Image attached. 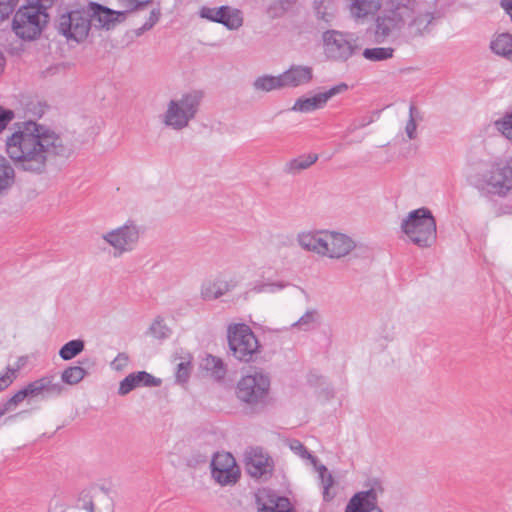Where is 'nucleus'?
I'll list each match as a JSON object with an SVG mask.
<instances>
[{
	"mask_svg": "<svg viewBox=\"0 0 512 512\" xmlns=\"http://www.w3.org/2000/svg\"><path fill=\"white\" fill-rule=\"evenodd\" d=\"M212 477L222 486L234 484L239 478V469L234 463L232 468H214L211 470Z\"/></svg>",
	"mask_w": 512,
	"mask_h": 512,
	"instance_id": "7c9ffc66",
	"label": "nucleus"
},
{
	"mask_svg": "<svg viewBox=\"0 0 512 512\" xmlns=\"http://www.w3.org/2000/svg\"><path fill=\"white\" fill-rule=\"evenodd\" d=\"M267 281H257L254 283L252 288L249 292L260 294V293H267Z\"/></svg>",
	"mask_w": 512,
	"mask_h": 512,
	"instance_id": "6e6d98bb",
	"label": "nucleus"
},
{
	"mask_svg": "<svg viewBox=\"0 0 512 512\" xmlns=\"http://www.w3.org/2000/svg\"><path fill=\"white\" fill-rule=\"evenodd\" d=\"M44 114V106L39 102H29L26 106L25 115L33 117H41Z\"/></svg>",
	"mask_w": 512,
	"mask_h": 512,
	"instance_id": "de8ad7c7",
	"label": "nucleus"
},
{
	"mask_svg": "<svg viewBox=\"0 0 512 512\" xmlns=\"http://www.w3.org/2000/svg\"><path fill=\"white\" fill-rule=\"evenodd\" d=\"M326 251L324 257L339 259L348 255L355 247V241L346 234L326 230Z\"/></svg>",
	"mask_w": 512,
	"mask_h": 512,
	"instance_id": "a211bd4d",
	"label": "nucleus"
},
{
	"mask_svg": "<svg viewBox=\"0 0 512 512\" xmlns=\"http://www.w3.org/2000/svg\"><path fill=\"white\" fill-rule=\"evenodd\" d=\"M16 378V369L7 367L4 373L0 374V391L8 388Z\"/></svg>",
	"mask_w": 512,
	"mask_h": 512,
	"instance_id": "c03bdc74",
	"label": "nucleus"
},
{
	"mask_svg": "<svg viewBox=\"0 0 512 512\" xmlns=\"http://www.w3.org/2000/svg\"><path fill=\"white\" fill-rule=\"evenodd\" d=\"M161 382V379L154 377L152 374L146 371L130 373L120 381L118 394L122 396L127 395L133 389L139 386L157 387L161 385Z\"/></svg>",
	"mask_w": 512,
	"mask_h": 512,
	"instance_id": "412c9836",
	"label": "nucleus"
},
{
	"mask_svg": "<svg viewBox=\"0 0 512 512\" xmlns=\"http://www.w3.org/2000/svg\"><path fill=\"white\" fill-rule=\"evenodd\" d=\"M495 126L507 139L512 141V113L496 121Z\"/></svg>",
	"mask_w": 512,
	"mask_h": 512,
	"instance_id": "a19ab883",
	"label": "nucleus"
},
{
	"mask_svg": "<svg viewBox=\"0 0 512 512\" xmlns=\"http://www.w3.org/2000/svg\"><path fill=\"white\" fill-rule=\"evenodd\" d=\"M314 8L317 18L326 23H330L335 17L336 6L334 0H315Z\"/></svg>",
	"mask_w": 512,
	"mask_h": 512,
	"instance_id": "473e14b6",
	"label": "nucleus"
},
{
	"mask_svg": "<svg viewBox=\"0 0 512 512\" xmlns=\"http://www.w3.org/2000/svg\"><path fill=\"white\" fill-rule=\"evenodd\" d=\"M401 231L420 248L432 246L437 239L436 220L425 207L409 212L402 220Z\"/></svg>",
	"mask_w": 512,
	"mask_h": 512,
	"instance_id": "20e7f679",
	"label": "nucleus"
},
{
	"mask_svg": "<svg viewBox=\"0 0 512 512\" xmlns=\"http://www.w3.org/2000/svg\"><path fill=\"white\" fill-rule=\"evenodd\" d=\"M270 389L268 375L261 371H254L243 376L237 383V398L248 404H258L265 401Z\"/></svg>",
	"mask_w": 512,
	"mask_h": 512,
	"instance_id": "1a4fd4ad",
	"label": "nucleus"
},
{
	"mask_svg": "<svg viewBox=\"0 0 512 512\" xmlns=\"http://www.w3.org/2000/svg\"><path fill=\"white\" fill-rule=\"evenodd\" d=\"M27 397H34L29 383L26 386H24L22 389L17 391L10 398L16 404V406H18Z\"/></svg>",
	"mask_w": 512,
	"mask_h": 512,
	"instance_id": "49530a36",
	"label": "nucleus"
},
{
	"mask_svg": "<svg viewBox=\"0 0 512 512\" xmlns=\"http://www.w3.org/2000/svg\"><path fill=\"white\" fill-rule=\"evenodd\" d=\"M5 66V58L3 54L0 52V74L3 72Z\"/></svg>",
	"mask_w": 512,
	"mask_h": 512,
	"instance_id": "e2e57ef3",
	"label": "nucleus"
},
{
	"mask_svg": "<svg viewBox=\"0 0 512 512\" xmlns=\"http://www.w3.org/2000/svg\"><path fill=\"white\" fill-rule=\"evenodd\" d=\"M289 286H292V284L288 281H284V280H279V281H267V293H271V294H274V293H278L282 290H284L285 288L289 287Z\"/></svg>",
	"mask_w": 512,
	"mask_h": 512,
	"instance_id": "09e8293b",
	"label": "nucleus"
},
{
	"mask_svg": "<svg viewBox=\"0 0 512 512\" xmlns=\"http://www.w3.org/2000/svg\"><path fill=\"white\" fill-rule=\"evenodd\" d=\"M86 12H89V17H91V26L106 29H110L116 23L118 17L122 15L121 12L111 10L96 3H91Z\"/></svg>",
	"mask_w": 512,
	"mask_h": 512,
	"instance_id": "5701e85b",
	"label": "nucleus"
},
{
	"mask_svg": "<svg viewBox=\"0 0 512 512\" xmlns=\"http://www.w3.org/2000/svg\"><path fill=\"white\" fill-rule=\"evenodd\" d=\"M394 49L391 47L366 48L363 51V57L366 60L377 62L384 61L393 57Z\"/></svg>",
	"mask_w": 512,
	"mask_h": 512,
	"instance_id": "72a5a7b5",
	"label": "nucleus"
},
{
	"mask_svg": "<svg viewBox=\"0 0 512 512\" xmlns=\"http://www.w3.org/2000/svg\"><path fill=\"white\" fill-rule=\"evenodd\" d=\"M149 334L155 339L163 340L170 336L171 330L165 322H152L149 327Z\"/></svg>",
	"mask_w": 512,
	"mask_h": 512,
	"instance_id": "ea45409f",
	"label": "nucleus"
},
{
	"mask_svg": "<svg viewBox=\"0 0 512 512\" xmlns=\"http://www.w3.org/2000/svg\"><path fill=\"white\" fill-rule=\"evenodd\" d=\"M141 234V227L134 221L128 220L123 225L102 233L101 239L111 248L113 257L120 258L137 248Z\"/></svg>",
	"mask_w": 512,
	"mask_h": 512,
	"instance_id": "6e6552de",
	"label": "nucleus"
},
{
	"mask_svg": "<svg viewBox=\"0 0 512 512\" xmlns=\"http://www.w3.org/2000/svg\"><path fill=\"white\" fill-rule=\"evenodd\" d=\"M247 473L253 478H267L272 475L274 463L261 448L250 449L245 457Z\"/></svg>",
	"mask_w": 512,
	"mask_h": 512,
	"instance_id": "dca6fc26",
	"label": "nucleus"
},
{
	"mask_svg": "<svg viewBox=\"0 0 512 512\" xmlns=\"http://www.w3.org/2000/svg\"><path fill=\"white\" fill-rule=\"evenodd\" d=\"M435 26V14L423 9L422 5L416 0L415 8L405 25L407 35L411 38L425 37L432 33Z\"/></svg>",
	"mask_w": 512,
	"mask_h": 512,
	"instance_id": "f8f14e48",
	"label": "nucleus"
},
{
	"mask_svg": "<svg viewBox=\"0 0 512 512\" xmlns=\"http://www.w3.org/2000/svg\"><path fill=\"white\" fill-rule=\"evenodd\" d=\"M294 2H296V0H280L281 7L283 9H288V7Z\"/></svg>",
	"mask_w": 512,
	"mask_h": 512,
	"instance_id": "680f3d73",
	"label": "nucleus"
},
{
	"mask_svg": "<svg viewBox=\"0 0 512 512\" xmlns=\"http://www.w3.org/2000/svg\"><path fill=\"white\" fill-rule=\"evenodd\" d=\"M418 119H421L420 113L414 105H411L409 108V120L407 121L405 127L406 134L410 140L416 138V121Z\"/></svg>",
	"mask_w": 512,
	"mask_h": 512,
	"instance_id": "4c0bfd02",
	"label": "nucleus"
},
{
	"mask_svg": "<svg viewBox=\"0 0 512 512\" xmlns=\"http://www.w3.org/2000/svg\"><path fill=\"white\" fill-rule=\"evenodd\" d=\"M473 185L499 197L512 195V159L493 162L473 177Z\"/></svg>",
	"mask_w": 512,
	"mask_h": 512,
	"instance_id": "39448f33",
	"label": "nucleus"
},
{
	"mask_svg": "<svg viewBox=\"0 0 512 512\" xmlns=\"http://www.w3.org/2000/svg\"><path fill=\"white\" fill-rule=\"evenodd\" d=\"M18 0H0V22L7 19L14 11Z\"/></svg>",
	"mask_w": 512,
	"mask_h": 512,
	"instance_id": "37998d69",
	"label": "nucleus"
},
{
	"mask_svg": "<svg viewBox=\"0 0 512 512\" xmlns=\"http://www.w3.org/2000/svg\"><path fill=\"white\" fill-rule=\"evenodd\" d=\"M235 459L234 457L227 452L216 453L211 461V470L214 468H232L234 465Z\"/></svg>",
	"mask_w": 512,
	"mask_h": 512,
	"instance_id": "e433bc0d",
	"label": "nucleus"
},
{
	"mask_svg": "<svg viewBox=\"0 0 512 512\" xmlns=\"http://www.w3.org/2000/svg\"><path fill=\"white\" fill-rule=\"evenodd\" d=\"M307 323H308V322H299V321H296V322H294V323L291 325V327H295V326H299V325H301V324H307Z\"/></svg>",
	"mask_w": 512,
	"mask_h": 512,
	"instance_id": "69168bd1",
	"label": "nucleus"
},
{
	"mask_svg": "<svg viewBox=\"0 0 512 512\" xmlns=\"http://www.w3.org/2000/svg\"><path fill=\"white\" fill-rule=\"evenodd\" d=\"M199 15L201 18L221 23L229 30H236L243 25L242 12L229 6H221L218 8L204 6L200 9Z\"/></svg>",
	"mask_w": 512,
	"mask_h": 512,
	"instance_id": "4468645a",
	"label": "nucleus"
},
{
	"mask_svg": "<svg viewBox=\"0 0 512 512\" xmlns=\"http://www.w3.org/2000/svg\"><path fill=\"white\" fill-rule=\"evenodd\" d=\"M17 408L16 404L8 398L4 401L0 402V418L4 416L6 413L11 412Z\"/></svg>",
	"mask_w": 512,
	"mask_h": 512,
	"instance_id": "5fc2aeb1",
	"label": "nucleus"
},
{
	"mask_svg": "<svg viewBox=\"0 0 512 512\" xmlns=\"http://www.w3.org/2000/svg\"><path fill=\"white\" fill-rule=\"evenodd\" d=\"M148 30H149V29H144V24H143L140 28H138V29L136 30V35H137V36H140L142 33H144L145 31H148Z\"/></svg>",
	"mask_w": 512,
	"mask_h": 512,
	"instance_id": "0e129e2a",
	"label": "nucleus"
},
{
	"mask_svg": "<svg viewBox=\"0 0 512 512\" xmlns=\"http://www.w3.org/2000/svg\"><path fill=\"white\" fill-rule=\"evenodd\" d=\"M17 408L16 404L8 398L4 401L0 402V418L4 416L6 413L11 412Z\"/></svg>",
	"mask_w": 512,
	"mask_h": 512,
	"instance_id": "864d4df0",
	"label": "nucleus"
},
{
	"mask_svg": "<svg viewBox=\"0 0 512 512\" xmlns=\"http://www.w3.org/2000/svg\"><path fill=\"white\" fill-rule=\"evenodd\" d=\"M381 7L379 0H350L349 11L356 19L365 18Z\"/></svg>",
	"mask_w": 512,
	"mask_h": 512,
	"instance_id": "a878e982",
	"label": "nucleus"
},
{
	"mask_svg": "<svg viewBox=\"0 0 512 512\" xmlns=\"http://www.w3.org/2000/svg\"><path fill=\"white\" fill-rule=\"evenodd\" d=\"M15 181V170L10 161L0 155V195L9 190Z\"/></svg>",
	"mask_w": 512,
	"mask_h": 512,
	"instance_id": "bb28decb",
	"label": "nucleus"
},
{
	"mask_svg": "<svg viewBox=\"0 0 512 512\" xmlns=\"http://www.w3.org/2000/svg\"><path fill=\"white\" fill-rule=\"evenodd\" d=\"M81 509L87 511V512H96L95 511V505L93 503V501L89 500L87 502H84L82 505H81Z\"/></svg>",
	"mask_w": 512,
	"mask_h": 512,
	"instance_id": "052dcab7",
	"label": "nucleus"
},
{
	"mask_svg": "<svg viewBox=\"0 0 512 512\" xmlns=\"http://www.w3.org/2000/svg\"><path fill=\"white\" fill-rule=\"evenodd\" d=\"M317 159L318 156L316 154L301 155L289 160L284 166V171L292 175L298 174L313 165Z\"/></svg>",
	"mask_w": 512,
	"mask_h": 512,
	"instance_id": "c85d7f7f",
	"label": "nucleus"
},
{
	"mask_svg": "<svg viewBox=\"0 0 512 512\" xmlns=\"http://www.w3.org/2000/svg\"><path fill=\"white\" fill-rule=\"evenodd\" d=\"M126 11H134L146 6L152 0H117Z\"/></svg>",
	"mask_w": 512,
	"mask_h": 512,
	"instance_id": "a18cd8bd",
	"label": "nucleus"
},
{
	"mask_svg": "<svg viewBox=\"0 0 512 512\" xmlns=\"http://www.w3.org/2000/svg\"><path fill=\"white\" fill-rule=\"evenodd\" d=\"M382 493V484L374 481L368 490L359 491L350 498L344 512H383L378 506V498Z\"/></svg>",
	"mask_w": 512,
	"mask_h": 512,
	"instance_id": "ddd939ff",
	"label": "nucleus"
},
{
	"mask_svg": "<svg viewBox=\"0 0 512 512\" xmlns=\"http://www.w3.org/2000/svg\"><path fill=\"white\" fill-rule=\"evenodd\" d=\"M160 15L159 9H152L149 18L144 23V29H151L159 21Z\"/></svg>",
	"mask_w": 512,
	"mask_h": 512,
	"instance_id": "603ef678",
	"label": "nucleus"
},
{
	"mask_svg": "<svg viewBox=\"0 0 512 512\" xmlns=\"http://www.w3.org/2000/svg\"><path fill=\"white\" fill-rule=\"evenodd\" d=\"M203 98L201 90H191L171 99L160 116L162 124L174 131L186 129L196 118Z\"/></svg>",
	"mask_w": 512,
	"mask_h": 512,
	"instance_id": "f03ea898",
	"label": "nucleus"
},
{
	"mask_svg": "<svg viewBox=\"0 0 512 512\" xmlns=\"http://www.w3.org/2000/svg\"><path fill=\"white\" fill-rule=\"evenodd\" d=\"M86 374L87 372L84 368L80 366H70L62 372L61 380L66 384L75 385L82 381Z\"/></svg>",
	"mask_w": 512,
	"mask_h": 512,
	"instance_id": "f704fd0d",
	"label": "nucleus"
},
{
	"mask_svg": "<svg viewBox=\"0 0 512 512\" xmlns=\"http://www.w3.org/2000/svg\"><path fill=\"white\" fill-rule=\"evenodd\" d=\"M190 370L191 362L189 360L180 362L177 366V371L175 373L176 382L180 384L187 383L190 377Z\"/></svg>",
	"mask_w": 512,
	"mask_h": 512,
	"instance_id": "79ce46f5",
	"label": "nucleus"
},
{
	"mask_svg": "<svg viewBox=\"0 0 512 512\" xmlns=\"http://www.w3.org/2000/svg\"><path fill=\"white\" fill-rule=\"evenodd\" d=\"M255 91L258 92H271L274 90H282L280 75H262L257 77L252 84Z\"/></svg>",
	"mask_w": 512,
	"mask_h": 512,
	"instance_id": "c756f323",
	"label": "nucleus"
},
{
	"mask_svg": "<svg viewBox=\"0 0 512 512\" xmlns=\"http://www.w3.org/2000/svg\"><path fill=\"white\" fill-rule=\"evenodd\" d=\"M46 9L39 4H29L17 10L13 17L12 29L23 40H34L40 36L48 23Z\"/></svg>",
	"mask_w": 512,
	"mask_h": 512,
	"instance_id": "423d86ee",
	"label": "nucleus"
},
{
	"mask_svg": "<svg viewBox=\"0 0 512 512\" xmlns=\"http://www.w3.org/2000/svg\"><path fill=\"white\" fill-rule=\"evenodd\" d=\"M255 502L257 512H293L289 499L270 489H259L255 494Z\"/></svg>",
	"mask_w": 512,
	"mask_h": 512,
	"instance_id": "f3484780",
	"label": "nucleus"
},
{
	"mask_svg": "<svg viewBox=\"0 0 512 512\" xmlns=\"http://www.w3.org/2000/svg\"><path fill=\"white\" fill-rule=\"evenodd\" d=\"M347 89L348 85L346 83H340L331 87L327 91L320 92L311 97H300L291 107V111L309 113L321 109L332 97L345 92Z\"/></svg>",
	"mask_w": 512,
	"mask_h": 512,
	"instance_id": "2eb2a0df",
	"label": "nucleus"
},
{
	"mask_svg": "<svg viewBox=\"0 0 512 512\" xmlns=\"http://www.w3.org/2000/svg\"><path fill=\"white\" fill-rule=\"evenodd\" d=\"M201 368L211 374L217 380H221L225 377L226 368L222 359L206 354L201 361Z\"/></svg>",
	"mask_w": 512,
	"mask_h": 512,
	"instance_id": "cd10ccee",
	"label": "nucleus"
},
{
	"mask_svg": "<svg viewBox=\"0 0 512 512\" xmlns=\"http://www.w3.org/2000/svg\"><path fill=\"white\" fill-rule=\"evenodd\" d=\"M321 315L316 309H308L304 315L300 317L299 320H314V318H318Z\"/></svg>",
	"mask_w": 512,
	"mask_h": 512,
	"instance_id": "4d7b16f0",
	"label": "nucleus"
},
{
	"mask_svg": "<svg viewBox=\"0 0 512 512\" xmlns=\"http://www.w3.org/2000/svg\"><path fill=\"white\" fill-rule=\"evenodd\" d=\"M59 512H64V507H63L62 504L60 505V511Z\"/></svg>",
	"mask_w": 512,
	"mask_h": 512,
	"instance_id": "338daca9",
	"label": "nucleus"
},
{
	"mask_svg": "<svg viewBox=\"0 0 512 512\" xmlns=\"http://www.w3.org/2000/svg\"><path fill=\"white\" fill-rule=\"evenodd\" d=\"M416 0H384V11L375 21V39L378 43L396 36L405 28Z\"/></svg>",
	"mask_w": 512,
	"mask_h": 512,
	"instance_id": "7ed1b4c3",
	"label": "nucleus"
},
{
	"mask_svg": "<svg viewBox=\"0 0 512 512\" xmlns=\"http://www.w3.org/2000/svg\"><path fill=\"white\" fill-rule=\"evenodd\" d=\"M312 465L318 473V478L322 487L323 500L325 502H329L335 496V494L331 492V488L334 486L335 480L332 474L328 471L327 467L324 464L319 463L318 459L316 460V464Z\"/></svg>",
	"mask_w": 512,
	"mask_h": 512,
	"instance_id": "393cba45",
	"label": "nucleus"
},
{
	"mask_svg": "<svg viewBox=\"0 0 512 512\" xmlns=\"http://www.w3.org/2000/svg\"><path fill=\"white\" fill-rule=\"evenodd\" d=\"M237 283L223 276H212L206 278L200 286V297L204 301H213L233 291Z\"/></svg>",
	"mask_w": 512,
	"mask_h": 512,
	"instance_id": "6ab92c4d",
	"label": "nucleus"
},
{
	"mask_svg": "<svg viewBox=\"0 0 512 512\" xmlns=\"http://www.w3.org/2000/svg\"><path fill=\"white\" fill-rule=\"evenodd\" d=\"M129 358L125 353H119L111 362V368L115 371L123 370L128 364Z\"/></svg>",
	"mask_w": 512,
	"mask_h": 512,
	"instance_id": "8fccbe9b",
	"label": "nucleus"
},
{
	"mask_svg": "<svg viewBox=\"0 0 512 512\" xmlns=\"http://www.w3.org/2000/svg\"><path fill=\"white\" fill-rule=\"evenodd\" d=\"M289 447L295 454L299 455L301 458L308 459L311 464H316L317 457L312 455L299 440H290Z\"/></svg>",
	"mask_w": 512,
	"mask_h": 512,
	"instance_id": "58836bf2",
	"label": "nucleus"
},
{
	"mask_svg": "<svg viewBox=\"0 0 512 512\" xmlns=\"http://www.w3.org/2000/svg\"><path fill=\"white\" fill-rule=\"evenodd\" d=\"M492 51L512 60V36L508 33L498 35L490 45Z\"/></svg>",
	"mask_w": 512,
	"mask_h": 512,
	"instance_id": "2f4dec72",
	"label": "nucleus"
},
{
	"mask_svg": "<svg viewBox=\"0 0 512 512\" xmlns=\"http://www.w3.org/2000/svg\"><path fill=\"white\" fill-rule=\"evenodd\" d=\"M6 152L19 170L40 175L72 149L53 129L29 120L7 137Z\"/></svg>",
	"mask_w": 512,
	"mask_h": 512,
	"instance_id": "f257e3e1",
	"label": "nucleus"
},
{
	"mask_svg": "<svg viewBox=\"0 0 512 512\" xmlns=\"http://www.w3.org/2000/svg\"><path fill=\"white\" fill-rule=\"evenodd\" d=\"M91 17L86 10H73L62 14L58 20V32L67 40L81 42L88 36Z\"/></svg>",
	"mask_w": 512,
	"mask_h": 512,
	"instance_id": "9b49d317",
	"label": "nucleus"
},
{
	"mask_svg": "<svg viewBox=\"0 0 512 512\" xmlns=\"http://www.w3.org/2000/svg\"><path fill=\"white\" fill-rule=\"evenodd\" d=\"M14 118V112L0 106V132L6 128Z\"/></svg>",
	"mask_w": 512,
	"mask_h": 512,
	"instance_id": "3c124183",
	"label": "nucleus"
},
{
	"mask_svg": "<svg viewBox=\"0 0 512 512\" xmlns=\"http://www.w3.org/2000/svg\"><path fill=\"white\" fill-rule=\"evenodd\" d=\"M279 75L282 87L286 89L308 85L314 77V72L311 66L293 64Z\"/></svg>",
	"mask_w": 512,
	"mask_h": 512,
	"instance_id": "aec40b11",
	"label": "nucleus"
},
{
	"mask_svg": "<svg viewBox=\"0 0 512 512\" xmlns=\"http://www.w3.org/2000/svg\"><path fill=\"white\" fill-rule=\"evenodd\" d=\"M228 343L233 355L240 361H249L258 349L255 335L244 322H237L229 327Z\"/></svg>",
	"mask_w": 512,
	"mask_h": 512,
	"instance_id": "9d476101",
	"label": "nucleus"
},
{
	"mask_svg": "<svg viewBox=\"0 0 512 512\" xmlns=\"http://www.w3.org/2000/svg\"><path fill=\"white\" fill-rule=\"evenodd\" d=\"M358 40V36L352 32L326 30L322 33L323 54L330 61L346 62L358 52Z\"/></svg>",
	"mask_w": 512,
	"mask_h": 512,
	"instance_id": "0eeeda50",
	"label": "nucleus"
},
{
	"mask_svg": "<svg viewBox=\"0 0 512 512\" xmlns=\"http://www.w3.org/2000/svg\"><path fill=\"white\" fill-rule=\"evenodd\" d=\"M33 396L43 395L44 397H57L63 392L61 382L55 381L54 375H45L39 379L29 382Z\"/></svg>",
	"mask_w": 512,
	"mask_h": 512,
	"instance_id": "b1692460",
	"label": "nucleus"
},
{
	"mask_svg": "<svg viewBox=\"0 0 512 512\" xmlns=\"http://www.w3.org/2000/svg\"><path fill=\"white\" fill-rule=\"evenodd\" d=\"M326 230L302 231L297 235L298 245L305 251L324 257Z\"/></svg>",
	"mask_w": 512,
	"mask_h": 512,
	"instance_id": "4be33fe9",
	"label": "nucleus"
},
{
	"mask_svg": "<svg viewBox=\"0 0 512 512\" xmlns=\"http://www.w3.org/2000/svg\"><path fill=\"white\" fill-rule=\"evenodd\" d=\"M371 122H372V119L370 118L368 120H363V121H361L359 123H352L351 126H350V131H355V130H357L359 128H363V127H365L366 125H368Z\"/></svg>",
	"mask_w": 512,
	"mask_h": 512,
	"instance_id": "bf43d9fd",
	"label": "nucleus"
},
{
	"mask_svg": "<svg viewBox=\"0 0 512 512\" xmlns=\"http://www.w3.org/2000/svg\"><path fill=\"white\" fill-rule=\"evenodd\" d=\"M501 7L510 16L511 21H512V0H502Z\"/></svg>",
	"mask_w": 512,
	"mask_h": 512,
	"instance_id": "13d9d810",
	"label": "nucleus"
},
{
	"mask_svg": "<svg viewBox=\"0 0 512 512\" xmlns=\"http://www.w3.org/2000/svg\"><path fill=\"white\" fill-rule=\"evenodd\" d=\"M83 349L84 342L82 340H71L62 346L59 351V355L63 360H71L76 355L81 353Z\"/></svg>",
	"mask_w": 512,
	"mask_h": 512,
	"instance_id": "c9c22d12",
	"label": "nucleus"
}]
</instances>
